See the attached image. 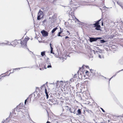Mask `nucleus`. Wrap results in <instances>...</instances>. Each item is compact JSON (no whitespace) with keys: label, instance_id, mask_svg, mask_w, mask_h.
I'll list each match as a JSON object with an SVG mask.
<instances>
[{"label":"nucleus","instance_id":"1","mask_svg":"<svg viewBox=\"0 0 123 123\" xmlns=\"http://www.w3.org/2000/svg\"><path fill=\"white\" fill-rule=\"evenodd\" d=\"M29 39V38L27 37H26L24 38H22L18 40L19 43H20L22 46H25L26 45L27 42Z\"/></svg>","mask_w":123,"mask_h":123},{"label":"nucleus","instance_id":"2","mask_svg":"<svg viewBox=\"0 0 123 123\" xmlns=\"http://www.w3.org/2000/svg\"><path fill=\"white\" fill-rule=\"evenodd\" d=\"M101 19L99 20H98L95 22L96 23L93 24L94 25V27H95V29L97 30H100L101 26L99 24V22L101 20Z\"/></svg>","mask_w":123,"mask_h":123},{"label":"nucleus","instance_id":"3","mask_svg":"<svg viewBox=\"0 0 123 123\" xmlns=\"http://www.w3.org/2000/svg\"><path fill=\"white\" fill-rule=\"evenodd\" d=\"M43 12L41 10H39L38 13L37 19L38 20H39L43 18Z\"/></svg>","mask_w":123,"mask_h":123},{"label":"nucleus","instance_id":"4","mask_svg":"<svg viewBox=\"0 0 123 123\" xmlns=\"http://www.w3.org/2000/svg\"><path fill=\"white\" fill-rule=\"evenodd\" d=\"M18 109H23L24 110V112H26V110L25 109V106L23 104V103H20L19 104L17 107Z\"/></svg>","mask_w":123,"mask_h":123},{"label":"nucleus","instance_id":"5","mask_svg":"<svg viewBox=\"0 0 123 123\" xmlns=\"http://www.w3.org/2000/svg\"><path fill=\"white\" fill-rule=\"evenodd\" d=\"M32 97V95H30L28 98L25 100V105L26 104V102L30 103L31 102V98Z\"/></svg>","mask_w":123,"mask_h":123},{"label":"nucleus","instance_id":"6","mask_svg":"<svg viewBox=\"0 0 123 123\" xmlns=\"http://www.w3.org/2000/svg\"><path fill=\"white\" fill-rule=\"evenodd\" d=\"M19 43L18 40H15L12 42L11 43V45L13 46H15L16 45Z\"/></svg>","mask_w":123,"mask_h":123},{"label":"nucleus","instance_id":"7","mask_svg":"<svg viewBox=\"0 0 123 123\" xmlns=\"http://www.w3.org/2000/svg\"><path fill=\"white\" fill-rule=\"evenodd\" d=\"M43 36L44 37H47L48 35V33L45 30H43L41 31Z\"/></svg>","mask_w":123,"mask_h":123},{"label":"nucleus","instance_id":"8","mask_svg":"<svg viewBox=\"0 0 123 123\" xmlns=\"http://www.w3.org/2000/svg\"><path fill=\"white\" fill-rule=\"evenodd\" d=\"M99 39V38H94L92 37L90 38V41L91 42H92L94 41H96L98 39Z\"/></svg>","mask_w":123,"mask_h":123},{"label":"nucleus","instance_id":"9","mask_svg":"<svg viewBox=\"0 0 123 123\" xmlns=\"http://www.w3.org/2000/svg\"><path fill=\"white\" fill-rule=\"evenodd\" d=\"M77 115H80L81 114V109H79L77 111Z\"/></svg>","mask_w":123,"mask_h":123},{"label":"nucleus","instance_id":"10","mask_svg":"<svg viewBox=\"0 0 123 123\" xmlns=\"http://www.w3.org/2000/svg\"><path fill=\"white\" fill-rule=\"evenodd\" d=\"M117 4L121 6L122 8H123V4H122L119 1L117 2Z\"/></svg>","mask_w":123,"mask_h":123},{"label":"nucleus","instance_id":"11","mask_svg":"<svg viewBox=\"0 0 123 123\" xmlns=\"http://www.w3.org/2000/svg\"><path fill=\"white\" fill-rule=\"evenodd\" d=\"M41 55L42 56H46L45 55V51L42 52L41 53Z\"/></svg>","mask_w":123,"mask_h":123},{"label":"nucleus","instance_id":"12","mask_svg":"<svg viewBox=\"0 0 123 123\" xmlns=\"http://www.w3.org/2000/svg\"><path fill=\"white\" fill-rule=\"evenodd\" d=\"M58 29V28H57V27L53 29L52 31H51V33H53L55 31Z\"/></svg>","mask_w":123,"mask_h":123},{"label":"nucleus","instance_id":"13","mask_svg":"<svg viewBox=\"0 0 123 123\" xmlns=\"http://www.w3.org/2000/svg\"><path fill=\"white\" fill-rule=\"evenodd\" d=\"M50 48H51L50 53H53V48L52 47H50Z\"/></svg>","mask_w":123,"mask_h":123},{"label":"nucleus","instance_id":"14","mask_svg":"<svg viewBox=\"0 0 123 123\" xmlns=\"http://www.w3.org/2000/svg\"><path fill=\"white\" fill-rule=\"evenodd\" d=\"M61 32H59L58 34L57 35V36H61L62 37V36L61 35Z\"/></svg>","mask_w":123,"mask_h":123},{"label":"nucleus","instance_id":"15","mask_svg":"<svg viewBox=\"0 0 123 123\" xmlns=\"http://www.w3.org/2000/svg\"><path fill=\"white\" fill-rule=\"evenodd\" d=\"M50 64V65H48L47 66V67L48 68H51V65L50 64V63H48V64Z\"/></svg>","mask_w":123,"mask_h":123},{"label":"nucleus","instance_id":"16","mask_svg":"<svg viewBox=\"0 0 123 123\" xmlns=\"http://www.w3.org/2000/svg\"><path fill=\"white\" fill-rule=\"evenodd\" d=\"M105 42V41L104 40H101V43H103Z\"/></svg>","mask_w":123,"mask_h":123},{"label":"nucleus","instance_id":"17","mask_svg":"<svg viewBox=\"0 0 123 123\" xmlns=\"http://www.w3.org/2000/svg\"><path fill=\"white\" fill-rule=\"evenodd\" d=\"M89 72L87 70L86 71L85 73L86 74L88 75L89 74Z\"/></svg>","mask_w":123,"mask_h":123},{"label":"nucleus","instance_id":"18","mask_svg":"<svg viewBox=\"0 0 123 123\" xmlns=\"http://www.w3.org/2000/svg\"><path fill=\"white\" fill-rule=\"evenodd\" d=\"M47 90L46 89V88H45V92L46 93V94H48V93H47Z\"/></svg>","mask_w":123,"mask_h":123},{"label":"nucleus","instance_id":"19","mask_svg":"<svg viewBox=\"0 0 123 123\" xmlns=\"http://www.w3.org/2000/svg\"><path fill=\"white\" fill-rule=\"evenodd\" d=\"M100 109L103 112H105V111L104 110V109L102 108H101Z\"/></svg>","mask_w":123,"mask_h":123},{"label":"nucleus","instance_id":"20","mask_svg":"<svg viewBox=\"0 0 123 123\" xmlns=\"http://www.w3.org/2000/svg\"><path fill=\"white\" fill-rule=\"evenodd\" d=\"M71 108H69V111H70V112L71 113H73V112L71 111Z\"/></svg>","mask_w":123,"mask_h":123},{"label":"nucleus","instance_id":"21","mask_svg":"<svg viewBox=\"0 0 123 123\" xmlns=\"http://www.w3.org/2000/svg\"><path fill=\"white\" fill-rule=\"evenodd\" d=\"M46 96L47 97V98H48V97H49V95H48V93L46 94Z\"/></svg>","mask_w":123,"mask_h":123},{"label":"nucleus","instance_id":"22","mask_svg":"<svg viewBox=\"0 0 123 123\" xmlns=\"http://www.w3.org/2000/svg\"><path fill=\"white\" fill-rule=\"evenodd\" d=\"M61 27H60V32H61V33L63 31H62L61 30Z\"/></svg>","mask_w":123,"mask_h":123},{"label":"nucleus","instance_id":"23","mask_svg":"<svg viewBox=\"0 0 123 123\" xmlns=\"http://www.w3.org/2000/svg\"><path fill=\"white\" fill-rule=\"evenodd\" d=\"M68 38H69V37L68 36H66L65 37V38L66 39H67Z\"/></svg>","mask_w":123,"mask_h":123},{"label":"nucleus","instance_id":"24","mask_svg":"<svg viewBox=\"0 0 123 123\" xmlns=\"http://www.w3.org/2000/svg\"><path fill=\"white\" fill-rule=\"evenodd\" d=\"M40 69L41 70H43L44 69V68H40Z\"/></svg>","mask_w":123,"mask_h":123},{"label":"nucleus","instance_id":"25","mask_svg":"<svg viewBox=\"0 0 123 123\" xmlns=\"http://www.w3.org/2000/svg\"><path fill=\"white\" fill-rule=\"evenodd\" d=\"M123 117V116H117V117Z\"/></svg>","mask_w":123,"mask_h":123},{"label":"nucleus","instance_id":"26","mask_svg":"<svg viewBox=\"0 0 123 123\" xmlns=\"http://www.w3.org/2000/svg\"><path fill=\"white\" fill-rule=\"evenodd\" d=\"M46 64H45V65L44 66V68H45V69H46V68H47L46 67Z\"/></svg>","mask_w":123,"mask_h":123},{"label":"nucleus","instance_id":"27","mask_svg":"<svg viewBox=\"0 0 123 123\" xmlns=\"http://www.w3.org/2000/svg\"><path fill=\"white\" fill-rule=\"evenodd\" d=\"M98 57L100 58H101V56L100 55H99L98 56Z\"/></svg>","mask_w":123,"mask_h":123},{"label":"nucleus","instance_id":"28","mask_svg":"<svg viewBox=\"0 0 123 123\" xmlns=\"http://www.w3.org/2000/svg\"><path fill=\"white\" fill-rule=\"evenodd\" d=\"M46 123H51L48 121Z\"/></svg>","mask_w":123,"mask_h":123},{"label":"nucleus","instance_id":"29","mask_svg":"<svg viewBox=\"0 0 123 123\" xmlns=\"http://www.w3.org/2000/svg\"><path fill=\"white\" fill-rule=\"evenodd\" d=\"M49 45H50V47H52V46H51V43H50V44H49Z\"/></svg>","mask_w":123,"mask_h":123},{"label":"nucleus","instance_id":"30","mask_svg":"<svg viewBox=\"0 0 123 123\" xmlns=\"http://www.w3.org/2000/svg\"><path fill=\"white\" fill-rule=\"evenodd\" d=\"M19 69V68H18L15 69H14L16 70V69Z\"/></svg>","mask_w":123,"mask_h":123},{"label":"nucleus","instance_id":"31","mask_svg":"<svg viewBox=\"0 0 123 123\" xmlns=\"http://www.w3.org/2000/svg\"><path fill=\"white\" fill-rule=\"evenodd\" d=\"M103 22H102V25L103 26Z\"/></svg>","mask_w":123,"mask_h":123},{"label":"nucleus","instance_id":"32","mask_svg":"<svg viewBox=\"0 0 123 123\" xmlns=\"http://www.w3.org/2000/svg\"><path fill=\"white\" fill-rule=\"evenodd\" d=\"M73 80V79H71V80Z\"/></svg>","mask_w":123,"mask_h":123},{"label":"nucleus","instance_id":"33","mask_svg":"<svg viewBox=\"0 0 123 123\" xmlns=\"http://www.w3.org/2000/svg\"><path fill=\"white\" fill-rule=\"evenodd\" d=\"M1 43H0V45H1Z\"/></svg>","mask_w":123,"mask_h":123},{"label":"nucleus","instance_id":"34","mask_svg":"<svg viewBox=\"0 0 123 123\" xmlns=\"http://www.w3.org/2000/svg\"><path fill=\"white\" fill-rule=\"evenodd\" d=\"M66 107H68V106H66Z\"/></svg>","mask_w":123,"mask_h":123}]
</instances>
